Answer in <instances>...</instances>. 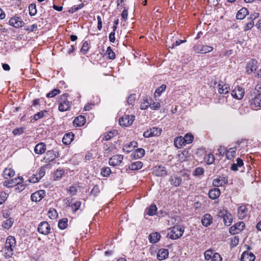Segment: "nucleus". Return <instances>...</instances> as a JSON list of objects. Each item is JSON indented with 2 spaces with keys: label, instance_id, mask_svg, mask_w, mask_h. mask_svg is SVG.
Here are the masks:
<instances>
[{
  "label": "nucleus",
  "instance_id": "obj_7",
  "mask_svg": "<svg viewBox=\"0 0 261 261\" xmlns=\"http://www.w3.org/2000/svg\"><path fill=\"white\" fill-rule=\"evenodd\" d=\"M213 47L208 45L197 44L194 47V50L197 54H206L212 51Z\"/></svg>",
  "mask_w": 261,
  "mask_h": 261
},
{
  "label": "nucleus",
  "instance_id": "obj_39",
  "mask_svg": "<svg viewBox=\"0 0 261 261\" xmlns=\"http://www.w3.org/2000/svg\"><path fill=\"white\" fill-rule=\"evenodd\" d=\"M143 164L140 161H137L132 163L129 166V169L131 170H139L142 167Z\"/></svg>",
  "mask_w": 261,
  "mask_h": 261
},
{
  "label": "nucleus",
  "instance_id": "obj_22",
  "mask_svg": "<svg viewBox=\"0 0 261 261\" xmlns=\"http://www.w3.org/2000/svg\"><path fill=\"white\" fill-rule=\"evenodd\" d=\"M213 222V217L210 214H205L201 219L202 224L207 227L210 226Z\"/></svg>",
  "mask_w": 261,
  "mask_h": 261
},
{
  "label": "nucleus",
  "instance_id": "obj_6",
  "mask_svg": "<svg viewBox=\"0 0 261 261\" xmlns=\"http://www.w3.org/2000/svg\"><path fill=\"white\" fill-rule=\"evenodd\" d=\"M134 120V115H124L119 119V123L121 126L127 127L130 125Z\"/></svg>",
  "mask_w": 261,
  "mask_h": 261
},
{
  "label": "nucleus",
  "instance_id": "obj_64",
  "mask_svg": "<svg viewBox=\"0 0 261 261\" xmlns=\"http://www.w3.org/2000/svg\"><path fill=\"white\" fill-rule=\"evenodd\" d=\"M204 173V169L201 167L196 168L194 171L195 175H201Z\"/></svg>",
  "mask_w": 261,
  "mask_h": 261
},
{
  "label": "nucleus",
  "instance_id": "obj_47",
  "mask_svg": "<svg viewBox=\"0 0 261 261\" xmlns=\"http://www.w3.org/2000/svg\"><path fill=\"white\" fill-rule=\"evenodd\" d=\"M29 14L31 16H34L37 13L36 6L35 4H31L29 7Z\"/></svg>",
  "mask_w": 261,
  "mask_h": 261
},
{
  "label": "nucleus",
  "instance_id": "obj_12",
  "mask_svg": "<svg viewBox=\"0 0 261 261\" xmlns=\"http://www.w3.org/2000/svg\"><path fill=\"white\" fill-rule=\"evenodd\" d=\"M59 156V153L54 150H48L46 152L44 160L45 163H50L53 162L56 158Z\"/></svg>",
  "mask_w": 261,
  "mask_h": 261
},
{
  "label": "nucleus",
  "instance_id": "obj_16",
  "mask_svg": "<svg viewBox=\"0 0 261 261\" xmlns=\"http://www.w3.org/2000/svg\"><path fill=\"white\" fill-rule=\"evenodd\" d=\"M45 195L44 190H39L33 193L31 196V199L34 202L40 201L45 196Z\"/></svg>",
  "mask_w": 261,
  "mask_h": 261
},
{
  "label": "nucleus",
  "instance_id": "obj_3",
  "mask_svg": "<svg viewBox=\"0 0 261 261\" xmlns=\"http://www.w3.org/2000/svg\"><path fill=\"white\" fill-rule=\"evenodd\" d=\"M181 176L188 178L189 174L187 173H174L172 174L169 179L170 184L174 187H178L182 181Z\"/></svg>",
  "mask_w": 261,
  "mask_h": 261
},
{
  "label": "nucleus",
  "instance_id": "obj_13",
  "mask_svg": "<svg viewBox=\"0 0 261 261\" xmlns=\"http://www.w3.org/2000/svg\"><path fill=\"white\" fill-rule=\"evenodd\" d=\"M227 177L226 176H219L213 181V186L215 187H222L227 184Z\"/></svg>",
  "mask_w": 261,
  "mask_h": 261
},
{
  "label": "nucleus",
  "instance_id": "obj_48",
  "mask_svg": "<svg viewBox=\"0 0 261 261\" xmlns=\"http://www.w3.org/2000/svg\"><path fill=\"white\" fill-rule=\"evenodd\" d=\"M215 156L212 153L208 154L205 158L206 163L208 165L212 164L215 161Z\"/></svg>",
  "mask_w": 261,
  "mask_h": 261
},
{
  "label": "nucleus",
  "instance_id": "obj_50",
  "mask_svg": "<svg viewBox=\"0 0 261 261\" xmlns=\"http://www.w3.org/2000/svg\"><path fill=\"white\" fill-rule=\"evenodd\" d=\"M152 136H158L161 135L162 129L158 127H152L150 129Z\"/></svg>",
  "mask_w": 261,
  "mask_h": 261
},
{
  "label": "nucleus",
  "instance_id": "obj_56",
  "mask_svg": "<svg viewBox=\"0 0 261 261\" xmlns=\"http://www.w3.org/2000/svg\"><path fill=\"white\" fill-rule=\"evenodd\" d=\"M183 138L184 139V141L185 142L186 145L191 143L193 141L194 138L192 135L187 134L184 137H183Z\"/></svg>",
  "mask_w": 261,
  "mask_h": 261
},
{
  "label": "nucleus",
  "instance_id": "obj_21",
  "mask_svg": "<svg viewBox=\"0 0 261 261\" xmlns=\"http://www.w3.org/2000/svg\"><path fill=\"white\" fill-rule=\"evenodd\" d=\"M257 61L255 60H252L250 61L246 66V71L248 73L250 74L251 72L256 71L257 69Z\"/></svg>",
  "mask_w": 261,
  "mask_h": 261
},
{
  "label": "nucleus",
  "instance_id": "obj_28",
  "mask_svg": "<svg viewBox=\"0 0 261 261\" xmlns=\"http://www.w3.org/2000/svg\"><path fill=\"white\" fill-rule=\"evenodd\" d=\"M220 194V190L218 188H215L209 191L208 196L211 199L214 200L218 198Z\"/></svg>",
  "mask_w": 261,
  "mask_h": 261
},
{
  "label": "nucleus",
  "instance_id": "obj_55",
  "mask_svg": "<svg viewBox=\"0 0 261 261\" xmlns=\"http://www.w3.org/2000/svg\"><path fill=\"white\" fill-rule=\"evenodd\" d=\"M60 93V91L58 89H54L46 94V97L48 98L54 97Z\"/></svg>",
  "mask_w": 261,
  "mask_h": 261
},
{
  "label": "nucleus",
  "instance_id": "obj_26",
  "mask_svg": "<svg viewBox=\"0 0 261 261\" xmlns=\"http://www.w3.org/2000/svg\"><path fill=\"white\" fill-rule=\"evenodd\" d=\"M86 122L85 116L80 115L76 117L73 121V125L76 127L83 126Z\"/></svg>",
  "mask_w": 261,
  "mask_h": 261
},
{
  "label": "nucleus",
  "instance_id": "obj_11",
  "mask_svg": "<svg viewBox=\"0 0 261 261\" xmlns=\"http://www.w3.org/2000/svg\"><path fill=\"white\" fill-rule=\"evenodd\" d=\"M245 93V90L242 87L238 86L231 92V95L233 98L237 99H241Z\"/></svg>",
  "mask_w": 261,
  "mask_h": 261
},
{
  "label": "nucleus",
  "instance_id": "obj_62",
  "mask_svg": "<svg viewBox=\"0 0 261 261\" xmlns=\"http://www.w3.org/2000/svg\"><path fill=\"white\" fill-rule=\"evenodd\" d=\"M161 107L160 103L159 102H153L151 103L150 102V107L152 110H157Z\"/></svg>",
  "mask_w": 261,
  "mask_h": 261
},
{
  "label": "nucleus",
  "instance_id": "obj_61",
  "mask_svg": "<svg viewBox=\"0 0 261 261\" xmlns=\"http://www.w3.org/2000/svg\"><path fill=\"white\" fill-rule=\"evenodd\" d=\"M254 25V21L253 20H250L247 22L244 27V31H248L252 29Z\"/></svg>",
  "mask_w": 261,
  "mask_h": 261
},
{
  "label": "nucleus",
  "instance_id": "obj_63",
  "mask_svg": "<svg viewBox=\"0 0 261 261\" xmlns=\"http://www.w3.org/2000/svg\"><path fill=\"white\" fill-rule=\"evenodd\" d=\"M222 257L218 253H215L212 258L211 261H222Z\"/></svg>",
  "mask_w": 261,
  "mask_h": 261
},
{
  "label": "nucleus",
  "instance_id": "obj_46",
  "mask_svg": "<svg viewBox=\"0 0 261 261\" xmlns=\"http://www.w3.org/2000/svg\"><path fill=\"white\" fill-rule=\"evenodd\" d=\"M111 173L110 168L108 167L101 168L100 174L103 177L108 176Z\"/></svg>",
  "mask_w": 261,
  "mask_h": 261
},
{
  "label": "nucleus",
  "instance_id": "obj_32",
  "mask_svg": "<svg viewBox=\"0 0 261 261\" xmlns=\"http://www.w3.org/2000/svg\"><path fill=\"white\" fill-rule=\"evenodd\" d=\"M160 234L156 232L150 233L149 236V240L151 243H157L160 240Z\"/></svg>",
  "mask_w": 261,
  "mask_h": 261
},
{
  "label": "nucleus",
  "instance_id": "obj_29",
  "mask_svg": "<svg viewBox=\"0 0 261 261\" xmlns=\"http://www.w3.org/2000/svg\"><path fill=\"white\" fill-rule=\"evenodd\" d=\"M169 251L166 249H161L159 250L157 253V258L159 260H163L168 257Z\"/></svg>",
  "mask_w": 261,
  "mask_h": 261
},
{
  "label": "nucleus",
  "instance_id": "obj_58",
  "mask_svg": "<svg viewBox=\"0 0 261 261\" xmlns=\"http://www.w3.org/2000/svg\"><path fill=\"white\" fill-rule=\"evenodd\" d=\"M226 152V149L224 147L220 146L217 149V152H216V155H218L219 156H223L224 153Z\"/></svg>",
  "mask_w": 261,
  "mask_h": 261
},
{
  "label": "nucleus",
  "instance_id": "obj_44",
  "mask_svg": "<svg viewBox=\"0 0 261 261\" xmlns=\"http://www.w3.org/2000/svg\"><path fill=\"white\" fill-rule=\"evenodd\" d=\"M106 55H108L109 59L111 60H114L116 57L115 53L112 50L110 46L107 47Z\"/></svg>",
  "mask_w": 261,
  "mask_h": 261
},
{
  "label": "nucleus",
  "instance_id": "obj_38",
  "mask_svg": "<svg viewBox=\"0 0 261 261\" xmlns=\"http://www.w3.org/2000/svg\"><path fill=\"white\" fill-rule=\"evenodd\" d=\"M243 161L240 158L237 159V163H233L231 165L230 169L233 171H237L239 167H241L243 165Z\"/></svg>",
  "mask_w": 261,
  "mask_h": 261
},
{
  "label": "nucleus",
  "instance_id": "obj_57",
  "mask_svg": "<svg viewBox=\"0 0 261 261\" xmlns=\"http://www.w3.org/2000/svg\"><path fill=\"white\" fill-rule=\"evenodd\" d=\"M45 174V167H41L38 172L36 174L37 176L38 177V179H41Z\"/></svg>",
  "mask_w": 261,
  "mask_h": 261
},
{
  "label": "nucleus",
  "instance_id": "obj_1",
  "mask_svg": "<svg viewBox=\"0 0 261 261\" xmlns=\"http://www.w3.org/2000/svg\"><path fill=\"white\" fill-rule=\"evenodd\" d=\"M16 246L15 238L11 236H9L6 241L5 247L3 249L4 256L6 258H9L13 254L14 248Z\"/></svg>",
  "mask_w": 261,
  "mask_h": 261
},
{
  "label": "nucleus",
  "instance_id": "obj_59",
  "mask_svg": "<svg viewBox=\"0 0 261 261\" xmlns=\"http://www.w3.org/2000/svg\"><path fill=\"white\" fill-rule=\"evenodd\" d=\"M136 100V95L135 94H130L127 98V103L128 105H133L135 103Z\"/></svg>",
  "mask_w": 261,
  "mask_h": 261
},
{
  "label": "nucleus",
  "instance_id": "obj_15",
  "mask_svg": "<svg viewBox=\"0 0 261 261\" xmlns=\"http://www.w3.org/2000/svg\"><path fill=\"white\" fill-rule=\"evenodd\" d=\"M248 214V209L246 205H242L238 207V216L241 219H244Z\"/></svg>",
  "mask_w": 261,
  "mask_h": 261
},
{
  "label": "nucleus",
  "instance_id": "obj_25",
  "mask_svg": "<svg viewBox=\"0 0 261 261\" xmlns=\"http://www.w3.org/2000/svg\"><path fill=\"white\" fill-rule=\"evenodd\" d=\"M46 150V145L44 143H39L37 144L34 148V152L38 154H42Z\"/></svg>",
  "mask_w": 261,
  "mask_h": 261
},
{
  "label": "nucleus",
  "instance_id": "obj_20",
  "mask_svg": "<svg viewBox=\"0 0 261 261\" xmlns=\"http://www.w3.org/2000/svg\"><path fill=\"white\" fill-rule=\"evenodd\" d=\"M67 202L71 207L73 212L75 213L79 210L81 205V202L80 200H74L73 199H67Z\"/></svg>",
  "mask_w": 261,
  "mask_h": 261
},
{
  "label": "nucleus",
  "instance_id": "obj_27",
  "mask_svg": "<svg viewBox=\"0 0 261 261\" xmlns=\"http://www.w3.org/2000/svg\"><path fill=\"white\" fill-rule=\"evenodd\" d=\"M74 135L72 133H68L64 135L62 142L65 145H69L73 141Z\"/></svg>",
  "mask_w": 261,
  "mask_h": 261
},
{
  "label": "nucleus",
  "instance_id": "obj_52",
  "mask_svg": "<svg viewBox=\"0 0 261 261\" xmlns=\"http://www.w3.org/2000/svg\"><path fill=\"white\" fill-rule=\"evenodd\" d=\"M89 43L87 41H85L82 46V48L81 49V52L83 53V54H87V51L89 50Z\"/></svg>",
  "mask_w": 261,
  "mask_h": 261
},
{
  "label": "nucleus",
  "instance_id": "obj_24",
  "mask_svg": "<svg viewBox=\"0 0 261 261\" xmlns=\"http://www.w3.org/2000/svg\"><path fill=\"white\" fill-rule=\"evenodd\" d=\"M255 258L253 253L247 251L244 252L241 256L242 261H254Z\"/></svg>",
  "mask_w": 261,
  "mask_h": 261
},
{
  "label": "nucleus",
  "instance_id": "obj_60",
  "mask_svg": "<svg viewBox=\"0 0 261 261\" xmlns=\"http://www.w3.org/2000/svg\"><path fill=\"white\" fill-rule=\"evenodd\" d=\"M99 193V187L97 185H95L91 190V194L94 196H96Z\"/></svg>",
  "mask_w": 261,
  "mask_h": 261
},
{
  "label": "nucleus",
  "instance_id": "obj_37",
  "mask_svg": "<svg viewBox=\"0 0 261 261\" xmlns=\"http://www.w3.org/2000/svg\"><path fill=\"white\" fill-rule=\"evenodd\" d=\"M237 149L236 148H230L227 151L226 150L225 155L228 160H231L236 155Z\"/></svg>",
  "mask_w": 261,
  "mask_h": 261
},
{
  "label": "nucleus",
  "instance_id": "obj_36",
  "mask_svg": "<svg viewBox=\"0 0 261 261\" xmlns=\"http://www.w3.org/2000/svg\"><path fill=\"white\" fill-rule=\"evenodd\" d=\"M117 132L116 130L110 131L103 135L102 141H108L116 135Z\"/></svg>",
  "mask_w": 261,
  "mask_h": 261
},
{
  "label": "nucleus",
  "instance_id": "obj_53",
  "mask_svg": "<svg viewBox=\"0 0 261 261\" xmlns=\"http://www.w3.org/2000/svg\"><path fill=\"white\" fill-rule=\"evenodd\" d=\"M166 88V86L165 85H162L159 88H158L155 92L154 95L155 96H159L161 94L164 92Z\"/></svg>",
  "mask_w": 261,
  "mask_h": 261
},
{
  "label": "nucleus",
  "instance_id": "obj_10",
  "mask_svg": "<svg viewBox=\"0 0 261 261\" xmlns=\"http://www.w3.org/2000/svg\"><path fill=\"white\" fill-rule=\"evenodd\" d=\"M245 227V225L243 222H239L230 227L229 232L233 234H237L243 230Z\"/></svg>",
  "mask_w": 261,
  "mask_h": 261
},
{
  "label": "nucleus",
  "instance_id": "obj_35",
  "mask_svg": "<svg viewBox=\"0 0 261 261\" xmlns=\"http://www.w3.org/2000/svg\"><path fill=\"white\" fill-rule=\"evenodd\" d=\"M252 103H253L256 107H261V93L258 94L255 93V96L252 99Z\"/></svg>",
  "mask_w": 261,
  "mask_h": 261
},
{
  "label": "nucleus",
  "instance_id": "obj_17",
  "mask_svg": "<svg viewBox=\"0 0 261 261\" xmlns=\"http://www.w3.org/2000/svg\"><path fill=\"white\" fill-rule=\"evenodd\" d=\"M22 182L23 178L22 177H18L14 179L5 181L4 183V185L6 187L10 188L15 186L17 184H20Z\"/></svg>",
  "mask_w": 261,
  "mask_h": 261
},
{
  "label": "nucleus",
  "instance_id": "obj_5",
  "mask_svg": "<svg viewBox=\"0 0 261 261\" xmlns=\"http://www.w3.org/2000/svg\"><path fill=\"white\" fill-rule=\"evenodd\" d=\"M218 216L223 218V221L225 225L229 226L231 224L233 220L232 216L227 211L219 212Z\"/></svg>",
  "mask_w": 261,
  "mask_h": 261
},
{
  "label": "nucleus",
  "instance_id": "obj_31",
  "mask_svg": "<svg viewBox=\"0 0 261 261\" xmlns=\"http://www.w3.org/2000/svg\"><path fill=\"white\" fill-rule=\"evenodd\" d=\"M184 139L182 137H177L174 139V144L176 147L178 148H181L183 146L186 145V143L184 141Z\"/></svg>",
  "mask_w": 261,
  "mask_h": 261
},
{
  "label": "nucleus",
  "instance_id": "obj_18",
  "mask_svg": "<svg viewBox=\"0 0 261 261\" xmlns=\"http://www.w3.org/2000/svg\"><path fill=\"white\" fill-rule=\"evenodd\" d=\"M218 87V92L221 94H226L229 92L230 90L229 85L226 83H224L223 82H219Z\"/></svg>",
  "mask_w": 261,
  "mask_h": 261
},
{
  "label": "nucleus",
  "instance_id": "obj_23",
  "mask_svg": "<svg viewBox=\"0 0 261 261\" xmlns=\"http://www.w3.org/2000/svg\"><path fill=\"white\" fill-rule=\"evenodd\" d=\"M138 145V143L136 141H132L126 144L123 147V150L127 153L132 151Z\"/></svg>",
  "mask_w": 261,
  "mask_h": 261
},
{
  "label": "nucleus",
  "instance_id": "obj_41",
  "mask_svg": "<svg viewBox=\"0 0 261 261\" xmlns=\"http://www.w3.org/2000/svg\"><path fill=\"white\" fill-rule=\"evenodd\" d=\"M150 101H151L150 98L143 99V101L140 105V109L141 110H145L148 108L150 107Z\"/></svg>",
  "mask_w": 261,
  "mask_h": 261
},
{
  "label": "nucleus",
  "instance_id": "obj_19",
  "mask_svg": "<svg viewBox=\"0 0 261 261\" xmlns=\"http://www.w3.org/2000/svg\"><path fill=\"white\" fill-rule=\"evenodd\" d=\"M9 23L11 25H12L15 28L22 27L24 24L21 18L19 17L11 18L9 20Z\"/></svg>",
  "mask_w": 261,
  "mask_h": 261
},
{
  "label": "nucleus",
  "instance_id": "obj_43",
  "mask_svg": "<svg viewBox=\"0 0 261 261\" xmlns=\"http://www.w3.org/2000/svg\"><path fill=\"white\" fill-rule=\"evenodd\" d=\"M48 216L51 219H55L58 217V213L57 211L53 208H51L49 210L48 212Z\"/></svg>",
  "mask_w": 261,
  "mask_h": 261
},
{
  "label": "nucleus",
  "instance_id": "obj_51",
  "mask_svg": "<svg viewBox=\"0 0 261 261\" xmlns=\"http://www.w3.org/2000/svg\"><path fill=\"white\" fill-rule=\"evenodd\" d=\"M64 171L63 170H57L55 173H54V179L56 180H58L60 179V178L62 177V175L64 174Z\"/></svg>",
  "mask_w": 261,
  "mask_h": 261
},
{
  "label": "nucleus",
  "instance_id": "obj_54",
  "mask_svg": "<svg viewBox=\"0 0 261 261\" xmlns=\"http://www.w3.org/2000/svg\"><path fill=\"white\" fill-rule=\"evenodd\" d=\"M46 113H47V111L46 110H43V111H40V112L37 113V114H36L34 116L33 119L35 121H37V120L43 118L45 114Z\"/></svg>",
  "mask_w": 261,
  "mask_h": 261
},
{
  "label": "nucleus",
  "instance_id": "obj_2",
  "mask_svg": "<svg viewBox=\"0 0 261 261\" xmlns=\"http://www.w3.org/2000/svg\"><path fill=\"white\" fill-rule=\"evenodd\" d=\"M184 227L181 225H176L170 229L168 236L172 240H176L181 237L184 232Z\"/></svg>",
  "mask_w": 261,
  "mask_h": 261
},
{
  "label": "nucleus",
  "instance_id": "obj_14",
  "mask_svg": "<svg viewBox=\"0 0 261 261\" xmlns=\"http://www.w3.org/2000/svg\"><path fill=\"white\" fill-rule=\"evenodd\" d=\"M123 159V156L122 155H115L113 156L109 159V163L111 166H118L121 163Z\"/></svg>",
  "mask_w": 261,
  "mask_h": 261
},
{
  "label": "nucleus",
  "instance_id": "obj_8",
  "mask_svg": "<svg viewBox=\"0 0 261 261\" xmlns=\"http://www.w3.org/2000/svg\"><path fill=\"white\" fill-rule=\"evenodd\" d=\"M152 173L156 176L161 177L167 175L166 168L162 165H157L153 167Z\"/></svg>",
  "mask_w": 261,
  "mask_h": 261
},
{
  "label": "nucleus",
  "instance_id": "obj_33",
  "mask_svg": "<svg viewBox=\"0 0 261 261\" xmlns=\"http://www.w3.org/2000/svg\"><path fill=\"white\" fill-rule=\"evenodd\" d=\"M3 176L5 178L12 177L15 175V171L11 168H6L3 171Z\"/></svg>",
  "mask_w": 261,
  "mask_h": 261
},
{
  "label": "nucleus",
  "instance_id": "obj_42",
  "mask_svg": "<svg viewBox=\"0 0 261 261\" xmlns=\"http://www.w3.org/2000/svg\"><path fill=\"white\" fill-rule=\"evenodd\" d=\"M214 253H215L212 249H208L206 250L204 253L205 259L207 260L211 259L213 256V255H214Z\"/></svg>",
  "mask_w": 261,
  "mask_h": 261
},
{
  "label": "nucleus",
  "instance_id": "obj_30",
  "mask_svg": "<svg viewBox=\"0 0 261 261\" xmlns=\"http://www.w3.org/2000/svg\"><path fill=\"white\" fill-rule=\"evenodd\" d=\"M248 14V10L246 8H242L237 13L236 18L237 19H243Z\"/></svg>",
  "mask_w": 261,
  "mask_h": 261
},
{
  "label": "nucleus",
  "instance_id": "obj_4",
  "mask_svg": "<svg viewBox=\"0 0 261 261\" xmlns=\"http://www.w3.org/2000/svg\"><path fill=\"white\" fill-rule=\"evenodd\" d=\"M67 94H63L61 97V101L59 105L58 109L60 112H65L69 110L71 107V103L66 99Z\"/></svg>",
  "mask_w": 261,
  "mask_h": 261
},
{
  "label": "nucleus",
  "instance_id": "obj_9",
  "mask_svg": "<svg viewBox=\"0 0 261 261\" xmlns=\"http://www.w3.org/2000/svg\"><path fill=\"white\" fill-rule=\"evenodd\" d=\"M50 230L49 224L46 221L41 222L38 225V232L44 235H47Z\"/></svg>",
  "mask_w": 261,
  "mask_h": 261
},
{
  "label": "nucleus",
  "instance_id": "obj_49",
  "mask_svg": "<svg viewBox=\"0 0 261 261\" xmlns=\"http://www.w3.org/2000/svg\"><path fill=\"white\" fill-rule=\"evenodd\" d=\"M157 211V207L155 204H151L148 208L147 214L149 216L154 215Z\"/></svg>",
  "mask_w": 261,
  "mask_h": 261
},
{
  "label": "nucleus",
  "instance_id": "obj_34",
  "mask_svg": "<svg viewBox=\"0 0 261 261\" xmlns=\"http://www.w3.org/2000/svg\"><path fill=\"white\" fill-rule=\"evenodd\" d=\"M145 154V150L143 148H139L134 151L132 155L135 159H140L142 158Z\"/></svg>",
  "mask_w": 261,
  "mask_h": 261
},
{
  "label": "nucleus",
  "instance_id": "obj_40",
  "mask_svg": "<svg viewBox=\"0 0 261 261\" xmlns=\"http://www.w3.org/2000/svg\"><path fill=\"white\" fill-rule=\"evenodd\" d=\"M68 219L67 218H63L59 220L58 222V227L61 229H64L67 226Z\"/></svg>",
  "mask_w": 261,
  "mask_h": 261
},
{
  "label": "nucleus",
  "instance_id": "obj_45",
  "mask_svg": "<svg viewBox=\"0 0 261 261\" xmlns=\"http://www.w3.org/2000/svg\"><path fill=\"white\" fill-rule=\"evenodd\" d=\"M13 221L12 218H9L4 222L3 226L5 229H9L13 224Z\"/></svg>",
  "mask_w": 261,
  "mask_h": 261
}]
</instances>
